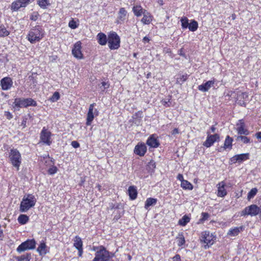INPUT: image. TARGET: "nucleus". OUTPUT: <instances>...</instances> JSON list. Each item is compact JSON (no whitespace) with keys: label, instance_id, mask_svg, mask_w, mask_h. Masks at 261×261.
Segmentation results:
<instances>
[{"label":"nucleus","instance_id":"nucleus-29","mask_svg":"<svg viewBox=\"0 0 261 261\" xmlns=\"http://www.w3.org/2000/svg\"><path fill=\"white\" fill-rule=\"evenodd\" d=\"M146 13H147L146 12V10H144V12L143 13V17L141 19V22L143 24H148L151 22L152 19L151 18V16L150 15H148V14H147Z\"/></svg>","mask_w":261,"mask_h":261},{"label":"nucleus","instance_id":"nucleus-33","mask_svg":"<svg viewBox=\"0 0 261 261\" xmlns=\"http://www.w3.org/2000/svg\"><path fill=\"white\" fill-rule=\"evenodd\" d=\"M180 186H181V187H182L185 190H191L193 188V185L189 181H188L187 180L182 181V182H181Z\"/></svg>","mask_w":261,"mask_h":261},{"label":"nucleus","instance_id":"nucleus-38","mask_svg":"<svg viewBox=\"0 0 261 261\" xmlns=\"http://www.w3.org/2000/svg\"><path fill=\"white\" fill-rule=\"evenodd\" d=\"M190 218L187 215L184 216L178 221V224L181 226H185L189 222Z\"/></svg>","mask_w":261,"mask_h":261},{"label":"nucleus","instance_id":"nucleus-1","mask_svg":"<svg viewBox=\"0 0 261 261\" xmlns=\"http://www.w3.org/2000/svg\"><path fill=\"white\" fill-rule=\"evenodd\" d=\"M43 37V30L40 25L31 29L27 36L28 40L32 44L39 42Z\"/></svg>","mask_w":261,"mask_h":261},{"label":"nucleus","instance_id":"nucleus-9","mask_svg":"<svg viewBox=\"0 0 261 261\" xmlns=\"http://www.w3.org/2000/svg\"><path fill=\"white\" fill-rule=\"evenodd\" d=\"M36 247V241L34 239H28L22 242L16 249L18 253H21L28 250L34 249Z\"/></svg>","mask_w":261,"mask_h":261},{"label":"nucleus","instance_id":"nucleus-37","mask_svg":"<svg viewBox=\"0 0 261 261\" xmlns=\"http://www.w3.org/2000/svg\"><path fill=\"white\" fill-rule=\"evenodd\" d=\"M155 167V162L152 160L148 163L146 169L149 172L152 173L154 172V170Z\"/></svg>","mask_w":261,"mask_h":261},{"label":"nucleus","instance_id":"nucleus-64","mask_svg":"<svg viewBox=\"0 0 261 261\" xmlns=\"http://www.w3.org/2000/svg\"><path fill=\"white\" fill-rule=\"evenodd\" d=\"M133 56H134V57H135V58H137V53H134V54H133Z\"/></svg>","mask_w":261,"mask_h":261},{"label":"nucleus","instance_id":"nucleus-45","mask_svg":"<svg viewBox=\"0 0 261 261\" xmlns=\"http://www.w3.org/2000/svg\"><path fill=\"white\" fill-rule=\"evenodd\" d=\"M57 171L58 168H57V167L53 166L48 169V173L50 175H53L57 173Z\"/></svg>","mask_w":261,"mask_h":261},{"label":"nucleus","instance_id":"nucleus-3","mask_svg":"<svg viewBox=\"0 0 261 261\" xmlns=\"http://www.w3.org/2000/svg\"><path fill=\"white\" fill-rule=\"evenodd\" d=\"M9 160L13 166L16 169L17 171H18L22 159L21 154L17 149H11L10 150Z\"/></svg>","mask_w":261,"mask_h":261},{"label":"nucleus","instance_id":"nucleus-25","mask_svg":"<svg viewBox=\"0 0 261 261\" xmlns=\"http://www.w3.org/2000/svg\"><path fill=\"white\" fill-rule=\"evenodd\" d=\"M242 230V227H237L234 228L230 229L227 232V235L231 237H235L239 234Z\"/></svg>","mask_w":261,"mask_h":261},{"label":"nucleus","instance_id":"nucleus-4","mask_svg":"<svg viewBox=\"0 0 261 261\" xmlns=\"http://www.w3.org/2000/svg\"><path fill=\"white\" fill-rule=\"evenodd\" d=\"M95 255L93 261H109L112 256L111 252L103 246H99V250L95 252Z\"/></svg>","mask_w":261,"mask_h":261},{"label":"nucleus","instance_id":"nucleus-10","mask_svg":"<svg viewBox=\"0 0 261 261\" xmlns=\"http://www.w3.org/2000/svg\"><path fill=\"white\" fill-rule=\"evenodd\" d=\"M95 103L91 104L89 106L88 114L87 115L86 119V125H90L93 121L94 116H98V111L96 109H94V107L95 105Z\"/></svg>","mask_w":261,"mask_h":261},{"label":"nucleus","instance_id":"nucleus-36","mask_svg":"<svg viewBox=\"0 0 261 261\" xmlns=\"http://www.w3.org/2000/svg\"><path fill=\"white\" fill-rule=\"evenodd\" d=\"M16 258L18 261H30L31 258V253H27L25 254L17 256Z\"/></svg>","mask_w":261,"mask_h":261},{"label":"nucleus","instance_id":"nucleus-61","mask_svg":"<svg viewBox=\"0 0 261 261\" xmlns=\"http://www.w3.org/2000/svg\"><path fill=\"white\" fill-rule=\"evenodd\" d=\"M98 250H99V246H97V247L93 246V248H92L93 251H95L96 252Z\"/></svg>","mask_w":261,"mask_h":261},{"label":"nucleus","instance_id":"nucleus-31","mask_svg":"<svg viewBox=\"0 0 261 261\" xmlns=\"http://www.w3.org/2000/svg\"><path fill=\"white\" fill-rule=\"evenodd\" d=\"M18 222L21 225L26 224L29 220V218L26 215L21 214L18 218Z\"/></svg>","mask_w":261,"mask_h":261},{"label":"nucleus","instance_id":"nucleus-52","mask_svg":"<svg viewBox=\"0 0 261 261\" xmlns=\"http://www.w3.org/2000/svg\"><path fill=\"white\" fill-rule=\"evenodd\" d=\"M201 215L202 216L201 220L203 221L206 220L209 217V215L207 213H202Z\"/></svg>","mask_w":261,"mask_h":261},{"label":"nucleus","instance_id":"nucleus-12","mask_svg":"<svg viewBox=\"0 0 261 261\" xmlns=\"http://www.w3.org/2000/svg\"><path fill=\"white\" fill-rule=\"evenodd\" d=\"M219 138V135L217 134L210 135H208L206 141L203 143V145L207 148L210 147L215 142L218 141Z\"/></svg>","mask_w":261,"mask_h":261},{"label":"nucleus","instance_id":"nucleus-24","mask_svg":"<svg viewBox=\"0 0 261 261\" xmlns=\"http://www.w3.org/2000/svg\"><path fill=\"white\" fill-rule=\"evenodd\" d=\"M47 246L45 243L43 241L41 242L37 248V251L38 252L40 255H44L47 253Z\"/></svg>","mask_w":261,"mask_h":261},{"label":"nucleus","instance_id":"nucleus-56","mask_svg":"<svg viewBox=\"0 0 261 261\" xmlns=\"http://www.w3.org/2000/svg\"><path fill=\"white\" fill-rule=\"evenodd\" d=\"M255 136L258 140H261V132H258L255 133Z\"/></svg>","mask_w":261,"mask_h":261},{"label":"nucleus","instance_id":"nucleus-8","mask_svg":"<svg viewBox=\"0 0 261 261\" xmlns=\"http://www.w3.org/2000/svg\"><path fill=\"white\" fill-rule=\"evenodd\" d=\"M14 105L17 108H27L29 106H36L37 102L31 98H16L14 99Z\"/></svg>","mask_w":261,"mask_h":261},{"label":"nucleus","instance_id":"nucleus-41","mask_svg":"<svg viewBox=\"0 0 261 261\" xmlns=\"http://www.w3.org/2000/svg\"><path fill=\"white\" fill-rule=\"evenodd\" d=\"M236 140L237 141H241L245 144H247L250 142V139L246 136H242V135L237 136Z\"/></svg>","mask_w":261,"mask_h":261},{"label":"nucleus","instance_id":"nucleus-14","mask_svg":"<svg viewBox=\"0 0 261 261\" xmlns=\"http://www.w3.org/2000/svg\"><path fill=\"white\" fill-rule=\"evenodd\" d=\"M237 131L238 134L248 135L249 134V130L245 128V124L243 120L241 119L239 120V123L237 124Z\"/></svg>","mask_w":261,"mask_h":261},{"label":"nucleus","instance_id":"nucleus-49","mask_svg":"<svg viewBox=\"0 0 261 261\" xmlns=\"http://www.w3.org/2000/svg\"><path fill=\"white\" fill-rule=\"evenodd\" d=\"M101 86L100 87V88L101 89L102 91H104L105 90V89L109 88V85H110L108 84V83H107L105 82H101Z\"/></svg>","mask_w":261,"mask_h":261},{"label":"nucleus","instance_id":"nucleus-22","mask_svg":"<svg viewBox=\"0 0 261 261\" xmlns=\"http://www.w3.org/2000/svg\"><path fill=\"white\" fill-rule=\"evenodd\" d=\"M22 7H24L23 5L22 2L20 0H16L11 4V10L12 11H17L20 8Z\"/></svg>","mask_w":261,"mask_h":261},{"label":"nucleus","instance_id":"nucleus-32","mask_svg":"<svg viewBox=\"0 0 261 261\" xmlns=\"http://www.w3.org/2000/svg\"><path fill=\"white\" fill-rule=\"evenodd\" d=\"M73 246L76 249L83 248V242L79 236L75 237Z\"/></svg>","mask_w":261,"mask_h":261},{"label":"nucleus","instance_id":"nucleus-28","mask_svg":"<svg viewBox=\"0 0 261 261\" xmlns=\"http://www.w3.org/2000/svg\"><path fill=\"white\" fill-rule=\"evenodd\" d=\"M233 141V139L232 138L230 137L229 136H227L226 139L224 141L223 148L225 149L227 148L231 149L232 148V143Z\"/></svg>","mask_w":261,"mask_h":261},{"label":"nucleus","instance_id":"nucleus-59","mask_svg":"<svg viewBox=\"0 0 261 261\" xmlns=\"http://www.w3.org/2000/svg\"><path fill=\"white\" fill-rule=\"evenodd\" d=\"M149 39L148 37L147 36H145L143 38V41L144 42V43H146V42H148L149 41Z\"/></svg>","mask_w":261,"mask_h":261},{"label":"nucleus","instance_id":"nucleus-39","mask_svg":"<svg viewBox=\"0 0 261 261\" xmlns=\"http://www.w3.org/2000/svg\"><path fill=\"white\" fill-rule=\"evenodd\" d=\"M188 28L190 31L195 32L198 28L197 22L194 20H192V21L189 23Z\"/></svg>","mask_w":261,"mask_h":261},{"label":"nucleus","instance_id":"nucleus-34","mask_svg":"<svg viewBox=\"0 0 261 261\" xmlns=\"http://www.w3.org/2000/svg\"><path fill=\"white\" fill-rule=\"evenodd\" d=\"M177 240V245L178 246L181 247L185 243V237L182 232L178 233V236L176 237Z\"/></svg>","mask_w":261,"mask_h":261},{"label":"nucleus","instance_id":"nucleus-15","mask_svg":"<svg viewBox=\"0 0 261 261\" xmlns=\"http://www.w3.org/2000/svg\"><path fill=\"white\" fill-rule=\"evenodd\" d=\"M147 151V147L144 143H138L135 147L134 152L140 155L143 156L144 155Z\"/></svg>","mask_w":261,"mask_h":261},{"label":"nucleus","instance_id":"nucleus-19","mask_svg":"<svg viewBox=\"0 0 261 261\" xmlns=\"http://www.w3.org/2000/svg\"><path fill=\"white\" fill-rule=\"evenodd\" d=\"M225 184L224 181L219 182L217 185L218 193L217 196L220 197H224L227 195V191L225 189Z\"/></svg>","mask_w":261,"mask_h":261},{"label":"nucleus","instance_id":"nucleus-6","mask_svg":"<svg viewBox=\"0 0 261 261\" xmlns=\"http://www.w3.org/2000/svg\"><path fill=\"white\" fill-rule=\"evenodd\" d=\"M108 42L111 49H117L120 47V37L116 32H111L108 35Z\"/></svg>","mask_w":261,"mask_h":261},{"label":"nucleus","instance_id":"nucleus-57","mask_svg":"<svg viewBox=\"0 0 261 261\" xmlns=\"http://www.w3.org/2000/svg\"><path fill=\"white\" fill-rule=\"evenodd\" d=\"M78 250V255L79 256H82L83 254V248L77 249Z\"/></svg>","mask_w":261,"mask_h":261},{"label":"nucleus","instance_id":"nucleus-11","mask_svg":"<svg viewBox=\"0 0 261 261\" xmlns=\"http://www.w3.org/2000/svg\"><path fill=\"white\" fill-rule=\"evenodd\" d=\"M51 133L45 127H43L40 133L41 141L45 144L50 145L51 144Z\"/></svg>","mask_w":261,"mask_h":261},{"label":"nucleus","instance_id":"nucleus-27","mask_svg":"<svg viewBox=\"0 0 261 261\" xmlns=\"http://www.w3.org/2000/svg\"><path fill=\"white\" fill-rule=\"evenodd\" d=\"M144 10L141 6H134L133 8V11L135 15L137 17L140 16L142 14H143Z\"/></svg>","mask_w":261,"mask_h":261},{"label":"nucleus","instance_id":"nucleus-62","mask_svg":"<svg viewBox=\"0 0 261 261\" xmlns=\"http://www.w3.org/2000/svg\"><path fill=\"white\" fill-rule=\"evenodd\" d=\"M211 130L212 132L214 133L216 130V127L214 126H212L211 127Z\"/></svg>","mask_w":261,"mask_h":261},{"label":"nucleus","instance_id":"nucleus-2","mask_svg":"<svg viewBox=\"0 0 261 261\" xmlns=\"http://www.w3.org/2000/svg\"><path fill=\"white\" fill-rule=\"evenodd\" d=\"M36 202V199L32 194L24 195L20 204V211L26 212L33 207Z\"/></svg>","mask_w":261,"mask_h":261},{"label":"nucleus","instance_id":"nucleus-5","mask_svg":"<svg viewBox=\"0 0 261 261\" xmlns=\"http://www.w3.org/2000/svg\"><path fill=\"white\" fill-rule=\"evenodd\" d=\"M257 215L261 216V205L258 206L256 204H251L246 207L240 213L241 216H255Z\"/></svg>","mask_w":261,"mask_h":261},{"label":"nucleus","instance_id":"nucleus-46","mask_svg":"<svg viewBox=\"0 0 261 261\" xmlns=\"http://www.w3.org/2000/svg\"><path fill=\"white\" fill-rule=\"evenodd\" d=\"M68 25L72 29H75L77 28L76 22L73 19H72L69 22Z\"/></svg>","mask_w":261,"mask_h":261},{"label":"nucleus","instance_id":"nucleus-26","mask_svg":"<svg viewBox=\"0 0 261 261\" xmlns=\"http://www.w3.org/2000/svg\"><path fill=\"white\" fill-rule=\"evenodd\" d=\"M157 202V199L153 198H148L146 199L144 207L148 210L150 206L154 205Z\"/></svg>","mask_w":261,"mask_h":261},{"label":"nucleus","instance_id":"nucleus-40","mask_svg":"<svg viewBox=\"0 0 261 261\" xmlns=\"http://www.w3.org/2000/svg\"><path fill=\"white\" fill-rule=\"evenodd\" d=\"M126 14L127 11L124 8H120L119 11V19L121 20V21H124Z\"/></svg>","mask_w":261,"mask_h":261},{"label":"nucleus","instance_id":"nucleus-47","mask_svg":"<svg viewBox=\"0 0 261 261\" xmlns=\"http://www.w3.org/2000/svg\"><path fill=\"white\" fill-rule=\"evenodd\" d=\"M187 79V74L182 75L180 77L177 78V82L178 83L181 82L182 83L185 82Z\"/></svg>","mask_w":261,"mask_h":261},{"label":"nucleus","instance_id":"nucleus-18","mask_svg":"<svg viewBox=\"0 0 261 261\" xmlns=\"http://www.w3.org/2000/svg\"><path fill=\"white\" fill-rule=\"evenodd\" d=\"M146 144L150 147L153 148H156L160 145L159 141L155 135H152L148 138Z\"/></svg>","mask_w":261,"mask_h":261},{"label":"nucleus","instance_id":"nucleus-20","mask_svg":"<svg viewBox=\"0 0 261 261\" xmlns=\"http://www.w3.org/2000/svg\"><path fill=\"white\" fill-rule=\"evenodd\" d=\"M215 84V81H208L206 83L202 84L198 87V89L203 92L208 91V90Z\"/></svg>","mask_w":261,"mask_h":261},{"label":"nucleus","instance_id":"nucleus-60","mask_svg":"<svg viewBox=\"0 0 261 261\" xmlns=\"http://www.w3.org/2000/svg\"><path fill=\"white\" fill-rule=\"evenodd\" d=\"M179 132H178V129L177 128H174L173 130H172V135H175V134H178Z\"/></svg>","mask_w":261,"mask_h":261},{"label":"nucleus","instance_id":"nucleus-16","mask_svg":"<svg viewBox=\"0 0 261 261\" xmlns=\"http://www.w3.org/2000/svg\"><path fill=\"white\" fill-rule=\"evenodd\" d=\"M81 43L77 42L74 45L72 50V53L74 57L77 59H82L83 55L81 52Z\"/></svg>","mask_w":261,"mask_h":261},{"label":"nucleus","instance_id":"nucleus-7","mask_svg":"<svg viewBox=\"0 0 261 261\" xmlns=\"http://www.w3.org/2000/svg\"><path fill=\"white\" fill-rule=\"evenodd\" d=\"M215 237L208 231L202 232L200 238V241L201 243L205 244L204 246V249L208 248L214 243Z\"/></svg>","mask_w":261,"mask_h":261},{"label":"nucleus","instance_id":"nucleus-51","mask_svg":"<svg viewBox=\"0 0 261 261\" xmlns=\"http://www.w3.org/2000/svg\"><path fill=\"white\" fill-rule=\"evenodd\" d=\"M71 145L74 148H77L80 147L79 143L78 142L76 141H72L71 143Z\"/></svg>","mask_w":261,"mask_h":261},{"label":"nucleus","instance_id":"nucleus-35","mask_svg":"<svg viewBox=\"0 0 261 261\" xmlns=\"http://www.w3.org/2000/svg\"><path fill=\"white\" fill-rule=\"evenodd\" d=\"M9 34V31L6 29L5 27L3 24H0V37H6L8 36Z\"/></svg>","mask_w":261,"mask_h":261},{"label":"nucleus","instance_id":"nucleus-53","mask_svg":"<svg viewBox=\"0 0 261 261\" xmlns=\"http://www.w3.org/2000/svg\"><path fill=\"white\" fill-rule=\"evenodd\" d=\"M173 261H181L180 256L179 254H176L173 257Z\"/></svg>","mask_w":261,"mask_h":261},{"label":"nucleus","instance_id":"nucleus-30","mask_svg":"<svg viewBox=\"0 0 261 261\" xmlns=\"http://www.w3.org/2000/svg\"><path fill=\"white\" fill-rule=\"evenodd\" d=\"M37 3L40 8L44 9H46L51 4L50 0H37Z\"/></svg>","mask_w":261,"mask_h":261},{"label":"nucleus","instance_id":"nucleus-43","mask_svg":"<svg viewBox=\"0 0 261 261\" xmlns=\"http://www.w3.org/2000/svg\"><path fill=\"white\" fill-rule=\"evenodd\" d=\"M180 21L181 23V27L182 29H185L188 28L190 23H189V20L187 17H181Z\"/></svg>","mask_w":261,"mask_h":261},{"label":"nucleus","instance_id":"nucleus-50","mask_svg":"<svg viewBox=\"0 0 261 261\" xmlns=\"http://www.w3.org/2000/svg\"><path fill=\"white\" fill-rule=\"evenodd\" d=\"M5 116L7 117L8 120H10L13 118L12 114L8 111L5 112Z\"/></svg>","mask_w":261,"mask_h":261},{"label":"nucleus","instance_id":"nucleus-44","mask_svg":"<svg viewBox=\"0 0 261 261\" xmlns=\"http://www.w3.org/2000/svg\"><path fill=\"white\" fill-rule=\"evenodd\" d=\"M60 98V94L58 92H55L52 96L50 98V100L52 102H55Z\"/></svg>","mask_w":261,"mask_h":261},{"label":"nucleus","instance_id":"nucleus-55","mask_svg":"<svg viewBox=\"0 0 261 261\" xmlns=\"http://www.w3.org/2000/svg\"><path fill=\"white\" fill-rule=\"evenodd\" d=\"M238 100L239 101L238 102V103L239 105L243 107H246V102L244 101H242L241 99H239Z\"/></svg>","mask_w":261,"mask_h":261},{"label":"nucleus","instance_id":"nucleus-48","mask_svg":"<svg viewBox=\"0 0 261 261\" xmlns=\"http://www.w3.org/2000/svg\"><path fill=\"white\" fill-rule=\"evenodd\" d=\"M248 97V94L246 92H241L238 94V99H245Z\"/></svg>","mask_w":261,"mask_h":261},{"label":"nucleus","instance_id":"nucleus-54","mask_svg":"<svg viewBox=\"0 0 261 261\" xmlns=\"http://www.w3.org/2000/svg\"><path fill=\"white\" fill-rule=\"evenodd\" d=\"M177 179L181 181L182 182V181H184L185 179H184V177L182 174H178L177 176Z\"/></svg>","mask_w":261,"mask_h":261},{"label":"nucleus","instance_id":"nucleus-23","mask_svg":"<svg viewBox=\"0 0 261 261\" xmlns=\"http://www.w3.org/2000/svg\"><path fill=\"white\" fill-rule=\"evenodd\" d=\"M128 193L129 198L132 200L136 199L137 197L138 192L135 186H130L128 189Z\"/></svg>","mask_w":261,"mask_h":261},{"label":"nucleus","instance_id":"nucleus-63","mask_svg":"<svg viewBox=\"0 0 261 261\" xmlns=\"http://www.w3.org/2000/svg\"><path fill=\"white\" fill-rule=\"evenodd\" d=\"M120 216H118L117 217L116 216H115L114 218V220H116V221H117L118 220V219L120 218Z\"/></svg>","mask_w":261,"mask_h":261},{"label":"nucleus","instance_id":"nucleus-21","mask_svg":"<svg viewBox=\"0 0 261 261\" xmlns=\"http://www.w3.org/2000/svg\"><path fill=\"white\" fill-rule=\"evenodd\" d=\"M98 43L101 45H105L108 42V38L106 34L103 33H99L97 35Z\"/></svg>","mask_w":261,"mask_h":261},{"label":"nucleus","instance_id":"nucleus-17","mask_svg":"<svg viewBox=\"0 0 261 261\" xmlns=\"http://www.w3.org/2000/svg\"><path fill=\"white\" fill-rule=\"evenodd\" d=\"M249 156V154L248 153L235 155L230 159V161L233 164L237 162L241 163L242 162L248 159Z\"/></svg>","mask_w":261,"mask_h":261},{"label":"nucleus","instance_id":"nucleus-58","mask_svg":"<svg viewBox=\"0 0 261 261\" xmlns=\"http://www.w3.org/2000/svg\"><path fill=\"white\" fill-rule=\"evenodd\" d=\"M4 238V232L2 229H0V240H3Z\"/></svg>","mask_w":261,"mask_h":261},{"label":"nucleus","instance_id":"nucleus-42","mask_svg":"<svg viewBox=\"0 0 261 261\" xmlns=\"http://www.w3.org/2000/svg\"><path fill=\"white\" fill-rule=\"evenodd\" d=\"M257 192V189L256 188H252L247 194V199L250 200L253 198Z\"/></svg>","mask_w":261,"mask_h":261},{"label":"nucleus","instance_id":"nucleus-13","mask_svg":"<svg viewBox=\"0 0 261 261\" xmlns=\"http://www.w3.org/2000/svg\"><path fill=\"white\" fill-rule=\"evenodd\" d=\"M13 85V81L11 78L5 77L1 81V86L3 90H8L10 89Z\"/></svg>","mask_w":261,"mask_h":261}]
</instances>
